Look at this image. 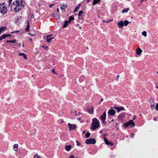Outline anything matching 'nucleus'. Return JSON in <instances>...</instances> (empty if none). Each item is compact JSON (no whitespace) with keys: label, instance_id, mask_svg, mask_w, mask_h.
Wrapping results in <instances>:
<instances>
[{"label":"nucleus","instance_id":"obj_51","mask_svg":"<svg viewBox=\"0 0 158 158\" xmlns=\"http://www.w3.org/2000/svg\"><path fill=\"white\" fill-rule=\"evenodd\" d=\"M31 18H34V15L33 14H31Z\"/></svg>","mask_w":158,"mask_h":158},{"label":"nucleus","instance_id":"obj_25","mask_svg":"<svg viewBox=\"0 0 158 158\" xmlns=\"http://www.w3.org/2000/svg\"><path fill=\"white\" fill-rule=\"evenodd\" d=\"M16 42V40H7L6 41V43H15Z\"/></svg>","mask_w":158,"mask_h":158},{"label":"nucleus","instance_id":"obj_20","mask_svg":"<svg viewBox=\"0 0 158 158\" xmlns=\"http://www.w3.org/2000/svg\"><path fill=\"white\" fill-rule=\"evenodd\" d=\"M68 23H69L68 21H67V20L65 21L64 22V23L63 24V28H64L68 26Z\"/></svg>","mask_w":158,"mask_h":158},{"label":"nucleus","instance_id":"obj_53","mask_svg":"<svg viewBox=\"0 0 158 158\" xmlns=\"http://www.w3.org/2000/svg\"><path fill=\"white\" fill-rule=\"evenodd\" d=\"M156 119H157V118H156V117L154 118V119H153L155 121H156Z\"/></svg>","mask_w":158,"mask_h":158},{"label":"nucleus","instance_id":"obj_57","mask_svg":"<svg viewBox=\"0 0 158 158\" xmlns=\"http://www.w3.org/2000/svg\"><path fill=\"white\" fill-rule=\"evenodd\" d=\"M103 101V98H102V99H101V102H102V101Z\"/></svg>","mask_w":158,"mask_h":158},{"label":"nucleus","instance_id":"obj_5","mask_svg":"<svg viewBox=\"0 0 158 158\" xmlns=\"http://www.w3.org/2000/svg\"><path fill=\"white\" fill-rule=\"evenodd\" d=\"M106 118V112H104L103 114L101 115L100 117V118L102 121V123L103 124H106V122L105 121Z\"/></svg>","mask_w":158,"mask_h":158},{"label":"nucleus","instance_id":"obj_17","mask_svg":"<svg viewBox=\"0 0 158 158\" xmlns=\"http://www.w3.org/2000/svg\"><path fill=\"white\" fill-rule=\"evenodd\" d=\"M60 8L61 10H63V9L64 10V9L65 8H66V7H67V5L66 4H61L60 5Z\"/></svg>","mask_w":158,"mask_h":158},{"label":"nucleus","instance_id":"obj_12","mask_svg":"<svg viewBox=\"0 0 158 158\" xmlns=\"http://www.w3.org/2000/svg\"><path fill=\"white\" fill-rule=\"evenodd\" d=\"M83 13V12L82 10H80L79 11V14L78 15V17L79 18V20L80 21L81 20V22L83 21L82 18L81 17Z\"/></svg>","mask_w":158,"mask_h":158},{"label":"nucleus","instance_id":"obj_43","mask_svg":"<svg viewBox=\"0 0 158 158\" xmlns=\"http://www.w3.org/2000/svg\"><path fill=\"white\" fill-rule=\"evenodd\" d=\"M54 4H50L49 5V7H50V8H51L54 5Z\"/></svg>","mask_w":158,"mask_h":158},{"label":"nucleus","instance_id":"obj_22","mask_svg":"<svg viewBox=\"0 0 158 158\" xmlns=\"http://www.w3.org/2000/svg\"><path fill=\"white\" fill-rule=\"evenodd\" d=\"M71 146L70 145H69L66 146L65 149L66 151H69L71 149Z\"/></svg>","mask_w":158,"mask_h":158},{"label":"nucleus","instance_id":"obj_34","mask_svg":"<svg viewBox=\"0 0 158 158\" xmlns=\"http://www.w3.org/2000/svg\"><path fill=\"white\" fill-rule=\"evenodd\" d=\"M90 135V134L89 133H87L85 135L86 138H88L89 137Z\"/></svg>","mask_w":158,"mask_h":158},{"label":"nucleus","instance_id":"obj_61","mask_svg":"<svg viewBox=\"0 0 158 158\" xmlns=\"http://www.w3.org/2000/svg\"><path fill=\"white\" fill-rule=\"evenodd\" d=\"M79 28L80 29H81V27H79Z\"/></svg>","mask_w":158,"mask_h":158},{"label":"nucleus","instance_id":"obj_10","mask_svg":"<svg viewBox=\"0 0 158 158\" xmlns=\"http://www.w3.org/2000/svg\"><path fill=\"white\" fill-rule=\"evenodd\" d=\"M115 111L113 109L109 110L108 112L109 115L114 116L115 114Z\"/></svg>","mask_w":158,"mask_h":158},{"label":"nucleus","instance_id":"obj_37","mask_svg":"<svg viewBox=\"0 0 158 158\" xmlns=\"http://www.w3.org/2000/svg\"><path fill=\"white\" fill-rule=\"evenodd\" d=\"M151 108L153 109L154 108V103L151 104Z\"/></svg>","mask_w":158,"mask_h":158},{"label":"nucleus","instance_id":"obj_40","mask_svg":"<svg viewBox=\"0 0 158 158\" xmlns=\"http://www.w3.org/2000/svg\"><path fill=\"white\" fill-rule=\"evenodd\" d=\"M68 158H78L77 157H74L73 155H71Z\"/></svg>","mask_w":158,"mask_h":158},{"label":"nucleus","instance_id":"obj_6","mask_svg":"<svg viewBox=\"0 0 158 158\" xmlns=\"http://www.w3.org/2000/svg\"><path fill=\"white\" fill-rule=\"evenodd\" d=\"M85 143L87 144H94L96 143V141L94 139H86Z\"/></svg>","mask_w":158,"mask_h":158},{"label":"nucleus","instance_id":"obj_4","mask_svg":"<svg viewBox=\"0 0 158 158\" xmlns=\"http://www.w3.org/2000/svg\"><path fill=\"white\" fill-rule=\"evenodd\" d=\"M0 11L2 14L3 15L7 12V9L6 6H4L3 4H0Z\"/></svg>","mask_w":158,"mask_h":158},{"label":"nucleus","instance_id":"obj_47","mask_svg":"<svg viewBox=\"0 0 158 158\" xmlns=\"http://www.w3.org/2000/svg\"><path fill=\"white\" fill-rule=\"evenodd\" d=\"M56 14H54V13H53L52 14V16H53V17H55V16H56Z\"/></svg>","mask_w":158,"mask_h":158},{"label":"nucleus","instance_id":"obj_31","mask_svg":"<svg viewBox=\"0 0 158 158\" xmlns=\"http://www.w3.org/2000/svg\"><path fill=\"white\" fill-rule=\"evenodd\" d=\"M33 158H42L40 156L37 154H35L34 155Z\"/></svg>","mask_w":158,"mask_h":158},{"label":"nucleus","instance_id":"obj_23","mask_svg":"<svg viewBox=\"0 0 158 158\" xmlns=\"http://www.w3.org/2000/svg\"><path fill=\"white\" fill-rule=\"evenodd\" d=\"M27 27L25 29V31H28L29 30V23L28 20L27 21Z\"/></svg>","mask_w":158,"mask_h":158},{"label":"nucleus","instance_id":"obj_3","mask_svg":"<svg viewBox=\"0 0 158 158\" xmlns=\"http://www.w3.org/2000/svg\"><path fill=\"white\" fill-rule=\"evenodd\" d=\"M131 125H132L131 127H133L135 126V123L133 120H131L128 122L125 123L124 124V126L125 127L127 128Z\"/></svg>","mask_w":158,"mask_h":158},{"label":"nucleus","instance_id":"obj_46","mask_svg":"<svg viewBox=\"0 0 158 158\" xmlns=\"http://www.w3.org/2000/svg\"><path fill=\"white\" fill-rule=\"evenodd\" d=\"M42 48H45V49H47V48H48V47H47V46H46V47H44V46H42Z\"/></svg>","mask_w":158,"mask_h":158},{"label":"nucleus","instance_id":"obj_13","mask_svg":"<svg viewBox=\"0 0 158 158\" xmlns=\"http://www.w3.org/2000/svg\"><path fill=\"white\" fill-rule=\"evenodd\" d=\"M125 113H122L119 114L118 117V118L119 120H122V119L125 117Z\"/></svg>","mask_w":158,"mask_h":158},{"label":"nucleus","instance_id":"obj_50","mask_svg":"<svg viewBox=\"0 0 158 158\" xmlns=\"http://www.w3.org/2000/svg\"><path fill=\"white\" fill-rule=\"evenodd\" d=\"M6 35H7V37H8V36H11V35L9 34H6Z\"/></svg>","mask_w":158,"mask_h":158},{"label":"nucleus","instance_id":"obj_16","mask_svg":"<svg viewBox=\"0 0 158 158\" xmlns=\"http://www.w3.org/2000/svg\"><path fill=\"white\" fill-rule=\"evenodd\" d=\"M142 50L140 48H138L136 51V53L138 55H140L142 52Z\"/></svg>","mask_w":158,"mask_h":158},{"label":"nucleus","instance_id":"obj_2","mask_svg":"<svg viewBox=\"0 0 158 158\" xmlns=\"http://www.w3.org/2000/svg\"><path fill=\"white\" fill-rule=\"evenodd\" d=\"M99 120L96 118H94L93 119V122L91 124V128L94 130L98 127L99 126Z\"/></svg>","mask_w":158,"mask_h":158},{"label":"nucleus","instance_id":"obj_45","mask_svg":"<svg viewBox=\"0 0 158 158\" xmlns=\"http://www.w3.org/2000/svg\"><path fill=\"white\" fill-rule=\"evenodd\" d=\"M52 71L55 74H57V73L55 72L54 69H52Z\"/></svg>","mask_w":158,"mask_h":158},{"label":"nucleus","instance_id":"obj_44","mask_svg":"<svg viewBox=\"0 0 158 158\" xmlns=\"http://www.w3.org/2000/svg\"><path fill=\"white\" fill-rule=\"evenodd\" d=\"M156 110H158V103L156 104Z\"/></svg>","mask_w":158,"mask_h":158},{"label":"nucleus","instance_id":"obj_9","mask_svg":"<svg viewBox=\"0 0 158 158\" xmlns=\"http://www.w3.org/2000/svg\"><path fill=\"white\" fill-rule=\"evenodd\" d=\"M68 125L70 131L74 130L76 128V126L73 124L69 123Z\"/></svg>","mask_w":158,"mask_h":158},{"label":"nucleus","instance_id":"obj_39","mask_svg":"<svg viewBox=\"0 0 158 158\" xmlns=\"http://www.w3.org/2000/svg\"><path fill=\"white\" fill-rule=\"evenodd\" d=\"M11 2H12V1H10L9 0L7 2V3L9 6H10V4L11 3Z\"/></svg>","mask_w":158,"mask_h":158},{"label":"nucleus","instance_id":"obj_28","mask_svg":"<svg viewBox=\"0 0 158 158\" xmlns=\"http://www.w3.org/2000/svg\"><path fill=\"white\" fill-rule=\"evenodd\" d=\"M6 28L5 27H0V31L1 32H2V31H3L5 30H6Z\"/></svg>","mask_w":158,"mask_h":158},{"label":"nucleus","instance_id":"obj_27","mask_svg":"<svg viewBox=\"0 0 158 158\" xmlns=\"http://www.w3.org/2000/svg\"><path fill=\"white\" fill-rule=\"evenodd\" d=\"M74 19V18L73 16H70L69 17V20L68 21L69 23H70Z\"/></svg>","mask_w":158,"mask_h":158},{"label":"nucleus","instance_id":"obj_21","mask_svg":"<svg viewBox=\"0 0 158 158\" xmlns=\"http://www.w3.org/2000/svg\"><path fill=\"white\" fill-rule=\"evenodd\" d=\"M100 2V0H94L93 5H94L95 4L98 3Z\"/></svg>","mask_w":158,"mask_h":158},{"label":"nucleus","instance_id":"obj_30","mask_svg":"<svg viewBox=\"0 0 158 158\" xmlns=\"http://www.w3.org/2000/svg\"><path fill=\"white\" fill-rule=\"evenodd\" d=\"M129 22L128 21L126 20L124 21L123 23L125 26H127Z\"/></svg>","mask_w":158,"mask_h":158},{"label":"nucleus","instance_id":"obj_56","mask_svg":"<svg viewBox=\"0 0 158 158\" xmlns=\"http://www.w3.org/2000/svg\"><path fill=\"white\" fill-rule=\"evenodd\" d=\"M83 80H83V78H82L81 79V80L80 79V81H83Z\"/></svg>","mask_w":158,"mask_h":158},{"label":"nucleus","instance_id":"obj_60","mask_svg":"<svg viewBox=\"0 0 158 158\" xmlns=\"http://www.w3.org/2000/svg\"><path fill=\"white\" fill-rule=\"evenodd\" d=\"M114 121V120L113 119H112L111 121Z\"/></svg>","mask_w":158,"mask_h":158},{"label":"nucleus","instance_id":"obj_35","mask_svg":"<svg viewBox=\"0 0 158 158\" xmlns=\"http://www.w3.org/2000/svg\"><path fill=\"white\" fill-rule=\"evenodd\" d=\"M54 18L58 20L59 19L60 16L58 15H56Z\"/></svg>","mask_w":158,"mask_h":158},{"label":"nucleus","instance_id":"obj_26","mask_svg":"<svg viewBox=\"0 0 158 158\" xmlns=\"http://www.w3.org/2000/svg\"><path fill=\"white\" fill-rule=\"evenodd\" d=\"M129 10V8H127L125 9H123L122 10V12L123 13H126V12H127Z\"/></svg>","mask_w":158,"mask_h":158},{"label":"nucleus","instance_id":"obj_8","mask_svg":"<svg viewBox=\"0 0 158 158\" xmlns=\"http://www.w3.org/2000/svg\"><path fill=\"white\" fill-rule=\"evenodd\" d=\"M106 135L105 134H104L103 135L104 138V140L105 141V144L107 145H109L110 146H112L113 145V144L112 142H109L108 140L105 137V136Z\"/></svg>","mask_w":158,"mask_h":158},{"label":"nucleus","instance_id":"obj_32","mask_svg":"<svg viewBox=\"0 0 158 158\" xmlns=\"http://www.w3.org/2000/svg\"><path fill=\"white\" fill-rule=\"evenodd\" d=\"M142 35L144 36L145 37L147 36V32L146 31H143L142 32Z\"/></svg>","mask_w":158,"mask_h":158},{"label":"nucleus","instance_id":"obj_29","mask_svg":"<svg viewBox=\"0 0 158 158\" xmlns=\"http://www.w3.org/2000/svg\"><path fill=\"white\" fill-rule=\"evenodd\" d=\"M149 102L150 104L154 103V100L153 99L151 98L149 100Z\"/></svg>","mask_w":158,"mask_h":158},{"label":"nucleus","instance_id":"obj_33","mask_svg":"<svg viewBox=\"0 0 158 158\" xmlns=\"http://www.w3.org/2000/svg\"><path fill=\"white\" fill-rule=\"evenodd\" d=\"M112 21V19L111 20H110V19L108 20H107V21H105V20H103V22H105V23H109L110 22H111V21Z\"/></svg>","mask_w":158,"mask_h":158},{"label":"nucleus","instance_id":"obj_41","mask_svg":"<svg viewBox=\"0 0 158 158\" xmlns=\"http://www.w3.org/2000/svg\"><path fill=\"white\" fill-rule=\"evenodd\" d=\"M76 142H77V146H80L81 145L80 143H79V142L78 141H77Z\"/></svg>","mask_w":158,"mask_h":158},{"label":"nucleus","instance_id":"obj_58","mask_svg":"<svg viewBox=\"0 0 158 158\" xmlns=\"http://www.w3.org/2000/svg\"><path fill=\"white\" fill-rule=\"evenodd\" d=\"M85 133V131H83V133L84 134Z\"/></svg>","mask_w":158,"mask_h":158},{"label":"nucleus","instance_id":"obj_59","mask_svg":"<svg viewBox=\"0 0 158 158\" xmlns=\"http://www.w3.org/2000/svg\"><path fill=\"white\" fill-rule=\"evenodd\" d=\"M135 118H136V117H134V118H133V120H135Z\"/></svg>","mask_w":158,"mask_h":158},{"label":"nucleus","instance_id":"obj_38","mask_svg":"<svg viewBox=\"0 0 158 158\" xmlns=\"http://www.w3.org/2000/svg\"><path fill=\"white\" fill-rule=\"evenodd\" d=\"M119 77V75H117V76H116V81H118V80Z\"/></svg>","mask_w":158,"mask_h":158},{"label":"nucleus","instance_id":"obj_62","mask_svg":"<svg viewBox=\"0 0 158 158\" xmlns=\"http://www.w3.org/2000/svg\"><path fill=\"white\" fill-rule=\"evenodd\" d=\"M29 40H30V41H31V40H32V39H29Z\"/></svg>","mask_w":158,"mask_h":158},{"label":"nucleus","instance_id":"obj_48","mask_svg":"<svg viewBox=\"0 0 158 158\" xmlns=\"http://www.w3.org/2000/svg\"><path fill=\"white\" fill-rule=\"evenodd\" d=\"M84 77V76H81L80 77V80L82 78H83Z\"/></svg>","mask_w":158,"mask_h":158},{"label":"nucleus","instance_id":"obj_42","mask_svg":"<svg viewBox=\"0 0 158 158\" xmlns=\"http://www.w3.org/2000/svg\"><path fill=\"white\" fill-rule=\"evenodd\" d=\"M19 31H20L19 30H17L16 31H15L14 32H11V33H19Z\"/></svg>","mask_w":158,"mask_h":158},{"label":"nucleus","instance_id":"obj_18","mask_svg":"<svg viewBox=\"0 0 158 158\" xmlns=\"http://www.w3.org/2000/svg\"><path fill=\"white\" fill-rule=\"evenodd\" d=\"M18 145L17 144H15L14 145L13 149L15 151H17L18 150Z\"/></svg>","mask_w":158,"mask_h":158},{"label":"nucleus","instance_id":"obj_63","mask_svg":"<svg viewBox=\"0 0 158 158\" xmlns=\"http://www.w3.org/2000/svg\"><path fill=\"white\" fill-rule=\"evenodd\" d=\"M87 49H89V48H88V47H87Z\"/></svg>","mask_w":158,"mask_h":158},{"label":"nucleus","instance_id":"obj_19","mask_svg":"<svg viewBox=\"0 0 158 158\" xmlns=\"http://www.w3.org/2000/svg\"><path fill=\"white\" fill-rule=\"evenodd\" d=\"M81 6V5L80 4H79L76 7L75 9V10L74 11V12H77L78 10H79V9Z\"/></svg>","mask_w":158,"mask_h":158},{"label":"nucleus","instance_id":"obj_1","mask_svg":"<svg viewBox=\"0 0 158 158\" xmlns=\"http://www.w3.org/2000/svg\"><path fill=\"white\" fill-rule=\"evenodd\" d=\"M23 7L22 0L15 1L13 3L11 6V7L13 8L16 12L20 10Z\"/></svg>","mask_w":158,"mask_h":158},{"label":"nucleus","instance_id":"obj_15","mask_svg":"<svg viewBox=\"0 0 158 158\" xmlns=\"http://www.w3.org/2000/svg\"><path fill=\"white\" fill-rule=\"evenodd\" d=\"M118 25L119 28H122L124 25L123 22L122 20L118 23Z\"/></svg>","mask_w":158,"mask_h":158},{"label":"nucleus","instance_id":"obj_64","mask_svg":"<svg viewBox=\"0 0 158 158\" xmlns=\"http://www.w3.org/2000/svg\"><path fill=\"white\" fill-rule=\"evenodd\" d=\"M156 88H157V89H158V86H157L156 87Z\"/></svg>","mask_w":158,"mask_h":158},{"label":"nucleus","instance_id":"obj_36","mask_svg":"<svg viewBox=\"0 0 158 158\" xmlns=\"http://www.w3.org/2000/svg\"><path fill=\"white\" fill-rule=\"evenodd\" d=\"M1 36L2 37V39H4L7 37V35H6V34H4L1 35Z\"/></svg>","mask_w":158,"mask_h":158},{"label":"nucleus","instance_id":"obj_14","mask_svg":"<svg viewBox=\"0 0 158 158\" xmlns=\"http://www.w3.org/2000/svg\"><path fill=\"white\" fill-rule=\"evenodd\" d=\"M94 107L93 106H89L87 108L89 112L91 114H93L94 113L93 111Z\"/></svg>","mask_w":158,"mask_h":158},{"label":"nucleus","instance_id":"obj_24","mask_svg":"<svg viewBox=\"0 0 158 158\" xmlns=\"http://www.w3.org/2000/svg\"><path fill=\"white\" fill-rule=\"evenodd\" d=\"M19 55L20 56H23V57L25 59H27V57L26 56V55L25 54L23 53H20L19 54Z\"/></svg>","mask_w":158,"mask_h":158},{"label":"nucleus","instance_id":"obj_11","mask_svg":"<svg viewBox=\"0 0 158 158\" xmlns=\"http://www.w3.org/2000/svg\"><path fill=\"white\" fill-rule=\"evenodd\" d=\"M114 108L117 110V112H119L120 111L125 110L124 108L123 107H119L116 106H114Z\"/></svg>","mask_w":158,"mask_h":158},{"label":"nucleus","instance_id":"obj_54","mask_svg":"<svg viewBox=\"0 0 158 158\" xmlns=\"http://www.w3.org/2000/svg\"><path fill=\"white\" fill-rule=\"evenodd\" d=\"M2 39V38L1 36L0 37V41H1Z\"/></svg>","mask_w":158,"mask_h":158},{"label":"nucleus","instance_id":"obj_49","mask_svg":"<svg viewBox=\"0 0 158 158\" xmlns=\"http://www.w3.org/2000/svg\"><path fill=\"white\" fill-rule=\"evenodd\" d=\"M134 133H133L132 134L131 136L132 138H133L134 136Z\"/></svg>","mask_w":158,"mask_h":158},{"label":"nucleus","instance_id":"obj_7","mask_svg":"<svg viewBox=\"0 0 158 158\" xmlns=\"http://www.w3.org/2000/svg\"><path fill=\"white\" fill-rule=\"evenodd\" d=\"M52 34L48 35L46 37V39L47 40V42L48 43H50L51 40L54 38V37L52 36Z\"/></svg>","mask_w":158,"mask_h":158},{"label":"nucleus","instance_id":"obj_55","mask_svg":"<svg viewBox=\"0 0 158 158\" xmlns=\"http://www.w3.org/2000/svg\"><path fill=\"white\" fill-rule=\"evenodd\" d=\"M91 0H87V2H89V1H91Z\"/></svg>","mask_w":158,"mask_h":158},{"label":"nucleus","instance_id":"obj_52","mask_svg":"<svg viewBox=\"0 0 158 158\" xmlns=\"http://www.w3.org/2000/svg\"><path fill=\"white\" fill-rule=\"evenodd\" d=\"M56 10H57V12H59V8H57V9Z\"/></svg>","mask_w":158,"mask_h":158}]
</instances>
